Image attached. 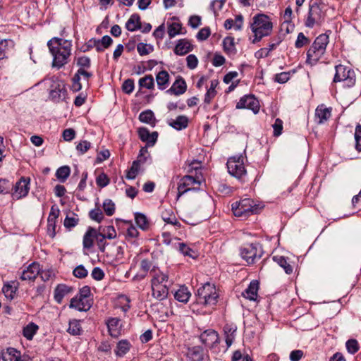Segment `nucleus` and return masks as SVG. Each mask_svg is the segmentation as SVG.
Returning a JSON list of instances; mask_svg holds the SVG:
<instances>
[{"label":"nucleus","mask_w":361,"mask_h":361,"mask_svg":"<svg viewBox=\"0 0 361 361\" xmlns=\"http://www.w3.org/2000/svg\"><path fill=\"white\" fill-rule=\"evenodd\" d=\"M49 51L53 56L52 66L58 69L68 61L71 53V42L59 37H53L47 42Z\"/></svg>","instance_id":"nucleus-1"},{"label":"nucleus","mask_w":361,"mask_h":361,"mask_svg":"<svg viewBox=\"0 0 361 361\" xmlns=\"http://www.w3.org/2000/svg\"><path fill=\"white\" fill-rule=\"evenodd\" d=\"M250 28L255 36L252 43H256L260 41L262 37L271 34L273 24L267 15L257 14L253 17Z\"/></svg>","instance_id":"nucleus-2"},{"label":"nucleus","mask_w":361,"mask_h":361,"mask_svg":"<svg viewBox=\"0 0 361 361\" xmlns=\"http://www.w3.org/2000/svg\"><path fill=\"white\" fill-rule=\"evenodd\" d=\"M329 43V36L326 34L319 35L307 50V63L315 65L326 51Z\"/></svg>","instance_id":"nucleus-3"},{"label":"nucleus","mask_w":361,"mask_h":361,"mask_svg":"<svg viewBox=\"0 0 361 361\" xmlns=\"http://www.w3.org/2000/svg\"><path fill=\"white\" fill-rule=\"evenodd\" d=\"M259 205L250 198H245L232 204V210L235 216L247 217L259 210Z\"/></svg>","instance_id":"nucleus-4"},{"label":"nucleus","mask_w":361,"mask_h":361,"mask_svg":"<svg viewBox=\"0 0 361 361\" xmlns=\"http://www.w3.org/2000/svg\"><path fill=\"white\" fill-rule=\"evenodd\" d=\"M219 295L214 285L206 283L198 288L197 293V302L204 305H214Z\"/></svg>","instance_id":"nucleus-5"},{"label":"nucleus","mask_w":361,"mask_h":361,"mask_svg":"<svg viewBox=\"0 0 361 361\" xmlns=\"http://www.w3.org/2000/svg\"><path fill=\"white\" fill-rule=\"evenodd\" d=\"M226 165L228 171L232 176L236 178L240 181H245V178L247 176V171L245 168L243 157L242 155L229 158Z\"/></svg>","instance_id":"nucleus-6"},{"label":"nucleus","mask_w":361,"mask_h":361,"mask_svg":"<svg viewBox=\"0 0 361 361\" xmlns=\"http://www.w3.org/2000/svg\"><path fill=\"white\" fill-rule=\"evenodd\" d=\"M336 73L334 82H345L348 87H352L355 82V74L353 70L341 64L335 67Z\"/></svg>","instance_id":"nucleus-7"},{"label":"nucleus","mask_w":361,"mask_h":361,"mask_svg":"<svg viewBox=\"0 0 361 361\" xmlns=\"http://www.w3.org/2000/svg\"><path fill=\"white\" fill-rule=\"evenodd\" d=\"M263 250L259 243H251L245 245L240 250V255L248 264L255 263L256 259L262 257Z\"/></svg>","instance_id":"nucleus-8"},{"label":"nucleus","mask_w":361,"mask_h":361,"mask_svg":"<svg viewBox=\"0 0 361 361\" xmlns=\"http://www.w3.org/2000/svg\"><path fill=\"white\" fill-rule=\"evenodd\" d=\"M200 185V182L192 176L185 175L183 176L178 185V198L188 191L195 190L192 188L195 185Z\"/></svg>","instance_id":"nucleus-9"},{"label":"nucleus","mask_w":361,"mask_h":361,"mask_svg":"<svg viewBox=\"0 0 361 361\" xmlns=\"http://www.w3.org/2000/svg\"><path fill=\"white\" fill-rule=\"evenodd\" d=\"M322 11L317 4L310 6L308 16L305 21V25L307 27H313L315 24H319L323 20Z\"/></svg>","instance_id":"nucleus-10"},{"label":"nucleus","mask_w":361,"mask_h":361,"mask_svg":"<svg viewBox=\"0 0 361 361\" xmlns=\"http://www.w3.org/2000/svg\"><path fill=\"white\" fill-rule=\"evenodd\" d=\"M236 108L247 109L252 110L254 114H257L259 110V103L253 95H245L237 103Z\"/></svg>","instance_id":"nucleus-11"},{"label":"nucleus","mask_w":361,"mask_h":361,"mask_svg":"<svg viewBox=\"0 0 361 361\" xmlns=\"http://www.w3.org/2000/svg\"><path fill=\"white\" fill-rule=\"evenodd\" d=\"M201 342L208 348H214L219 343V337L217 331L214 329H207L200 336Z\"/></svg>","instance_id":"nucleus-12"},{"label":"nucleus","mask_w":361,"mask_h":361,"mask_svg":"<svg viewBox=\"0 0 361 361\" xmlns=\"http://www.w3.org/2000/svg\"><path fill=\"white\" fill-rule=\"evenodd\" d=\"M30 178L22 177L15 185V191L12 194L13 199L19 200L27 196L30 190Z\"/></svg>","instance_id":"nucleus-13"},{"label":"nucleus","mask_w":361,"mask_h":361,"mask_svg":"<svg viewBox=\"0 0 361 361\" xmlns=\"http://www.w3.org/2000/svg\"><path fill=\"white\" fill-rule=\"evenodd\" d=\"M39 267V263L32 262L21 272L20 279L22 281H34L40 273Z\"/></svg>","instance_id":"nucleus-14"},{"label":"nucleus","mask_w":361,"mask_h":361,"mask_svg":"<svg viewBox=\"0 0 361 361\" xmlns=\"http://www.w3.org/2000/svg\"><path fill=\"white\" fill-rule=\"evenodd\" d=\"M140 139L147 142L148 147H152L157 142L158 138V133L154 131L152 133L145 127L140 128L137 130Z\"/></svg>","instance_id":"nucleus-15"},{"label":"nucleus","mask_w":361,"mask_h":361,"mask_svg":"<svg viewBox=\"0 0 361 361\" xmlns=\"http://www.w3.org/2000/svg\"><path fill=\"white\" fill-rule=\"evenodd\" d=\"M151 274L152 275L151 286H164V283L170 285L168 274L159 269L153 268L151 270Z\"/></svg>","instance_id":"nucleus-16"},{"label":"nucleus","mask_w":361,"mask_h":361,"mask_svg":"<svg viewBox=\"0 0 361 361\" xmlns=\"http://www.w3.org/2000/svg\"><path fill=\"white\" fill-rule=\"evenodd\" d=\"M66 92L65 85L63 82H56L52 85L50 97L53 100L59 102L65 99Z\"/></svg>","instance_id":"nucleus-17"},{"label":"nucleus","mask_w":361,"mask_h":361,"mask_svg":"<svg viewBox=\"0 0 361 361\" xmlns=\"http://www.w3.org/2000/svg\"><path fill=\"white\" fill-rule=\"evenodd\" d=\"M192 45L187 39H181L177 42L174 48V53L176 55L183 56L192 50Z\"/></svg>","instance_id":"nucleus-18"},{"label":"nucleus","mask_w":361,"mask_h":361,"mask_svg":"<svg viewBox=\"0 0 361 361\" xmlns=\"http://www.w3.org/2000/svg\"><path fill=\"white\" fill-rule=\"evenodd\" d=\"M187 89L185 81L180 78L173 82L172 86L166 91V93L174 95L183 94Z\"/></svg>","instance_id":"nucleus-19"},{"label":"nucleus","mask_w":361,"mask_h":361,"mask_svg":"<svg viewBox=\"0 0 361 361\" xmlns=\"http://www.w3.org/2000/svg\"><path fill=\"white\" fill-rule=\"evenodd\" d=\"M331 116V109L326 108L324 104L319 105L315 110V120L318 124L326 122Z\"/></svg>","instance_id":"nucleus-20"},{"label":"nucleus","mask_w":361,"mask_h":361,"mask_svg":"<svg viewBox=\"0 0 361 361\" xmlns=\"http://www.w3.org/2000/svg\"><path fill=\"white\" fill-rule=\"evenodd\" d=\"M97 231L92 227H89L85 232L83 239L82 245L85 249H90L94 245V240H96Z\"/></svg>","instance_id":"nucleus-21"},{"label":"nucleus","mask_w":361,"mask_h":361,"mask_svg":"<svg viewBox=\"0 0 361 361\" xmlns=\"http://www.w3.org/2000/svg\"><path fill=\"white\" fill-rule=\"evenodd\" d=\"M73 288L65 284L58 285L54 290V299L61 303L63 298L73 291Z\"/></svg>","instance_id":"nucleus-22"},{"label":"nucleus","mask_w":361,"mask_h":361,"mask_svg":"<svg viewBox=\"0 0 361 361\" xmlns=\"http://www.w3.org/2000/svg\"><path fill=\"white\" fill-rule=\"evenodd\" d=\"M152 295L158 300L166 299L169 294V284L164 283V286H151Z\"/></svg>","instance_id":"nucleus-23"},{"label":"nucleus","mask_w":361,"mask_h":361,"mask_svg":"<svg viewBox=\"0 0 361 361\" xmlns=\"http://www.w3.org/2000/svg\"><path fill=\"white\" fill-rule=\"evenodd\" d=\"M106 324L111 336L118 337L121 332V320L118 318H111L107 321Z\"/></svg>","instance_id":"nucleus-24"},{"label":"nucleus","mask_w":361,"mask_h":361,"mask_svg":"<svg viewBox=\"0 0 361 361\" xmlns=\"http://www.w3.org/2000/svg\"><path fill=\"white\" fill-rule=\"evenodd\" d=\"M258 288L259 283L257 281H252L249 286L242 293V295L245 298L255 301L257 296Z\"/></svg>","instance_id":"nucleus-25"},{"label":"nucleus","mask_w":361,"mask_h":361,"mask_svg":"<svg viewBox=\"0 0 361 361\" xmlns=\"http://www.w3.org/2000/svg\"><path fill=\"white\" fill-rule=\"evenodd\" d=\"M237 331V326L235 324H226L224 327V332L226 337V343L227 345V347L229 348L235 336V332Z\"/></svg>","instance_id":"nucleus-26"},{"label":"nucleus","mask_w":361,"mask_h":361,"mask_svg":"<svg viewBox=\"0 0 361 361\" xmlns=\"http://www.w3.org/2000/svg\"><path fill=\"white\" fill-rule=\"evenodd\" d=\"M169 125L177 130L185 129L188 126V118L186 116H178L175 120L168 122Z\"/></svg>","instance_id":"nucleus-27"},{"label":"nucleus","mask_w":361,"mask_h":361,"mask_svg":"<svg viewBox=\"0 0 361 361\" xmlns=\"http://www.w3.org/2000/svg\"><path fill=\"white\" fill-rule=\"evenodd\" d=\"M126 28L130 32L141 29L140 16L138 14H133L126 22Z\"/></svg>","instance_id":"nucleus-28"},{"label":"nucleus","mask_w":361,"mask_h":361,"mask_svg":"<svg viewBox=\"0 0 361 361\" xmlns=\"http://www.w3.org/2000/svg\"><path fill=\"white\" fill-rule=\"evenodd\" d=\"M187 356L191 361H202L203 349L200 346L190 348L188 350Z\"/></svg>","instance_id":"nucleus-29"},{"label":"nucleus","mask_w":361,"mask_h":361,"mask_svg":"<svg viewBox=\"0 0 361 361\" xmlns=\"http://www.w3.org/2000/svg\"><path fill=\"white\" fill-rule=\"evenodd\" d=\"M145 161V157H144L143 159H137V160L134 161L132 164L131 167L127 172L126 178L131 180L135 178L140 170V165L141 164H144Z\"/></svg>","instance_id":"nucleus-30"},{"label":"nucleus","mask_w":361,"mask_h":361,"mask_svg":"<svg viewBox=\"0 0 361 361\" xmlns=\"http://www.w3.org/2000/svg\"><path fill=\"white\" fill-rule=\"evenodd\" d=\"M20 353L13 348H8L1 353V358L4 361H18Z\"/></svg>","instance_id":"nucleus-31"},{"label":"nucleus","mask_w":361,"mask_h":361,"mask_svg":"<svg viewBox=\"0 0 361 361\" xmlns=\"http://www.w3.org/2000/svg\"><path fill=\"white\" fill-rule=\"evenodd\" d=\"M130 347L131 344L128 340H121L118 342L114 350L116 355L123 357L129 351Z\"/></svg>","instance_id":"nucleus-32"},{"label":"nucleus","mask_w":361,"mask_h":361,"mask_svg":"<svg viewBox=\"0 0 361 361\" xmlns=\"http://www.w3.org/2000/svg\"><path fill=\"white\" fill-rule=\"evenodd\" d=\"M18 288V282L11 281L7 284H5L2 288L3 293L7 298L11 300L13 299L16 292Z\"/></svg>","instance_id":"nucleus-33"},{"label":"nucleus","mask_w":361,"mask_h":361,"mask_svg":"<svg viewBox=\"0 0 361 361\" xmlns=\"http://www.w3.org/2000/svg\"><path fill=\"white\" fill-rule=\"evenodd\" d=\"M156 81L159 90H164L166 88L169 82V75L167 71H161L159 72L156 76Z\"/></svg>","instance_id":"nucleus-34"},{"label":"nucleus","mask_w":361,"mask_h":361,"mask_svg":"<svg viewBox=\"0 0 361 361\" xmlns=\"http://www.w3.org/2000/svg\"><path fill=\"white\" fill-rule=\"evenodd\" d=\"M139 120L142 123H147L152 127H154L156 125V119L153 111L151 110H146L140 113Z\"/></svg>","instance_id":"nucleus-35"},{"label":"nucleus","mask_w":361,"mask_h":361,"mask_svg":"<svg viewBox=\"0 0 361 361\" xmlns=\"http://www.w3.org/2000/svg\"><path fill=\"white\" fill-rule=\"evenodd\" d=\"M190 295L191 294L188 288L184 286H180L174 293L175 299L181 302H187Z\"/></svg>","instance_id":"nucleus-36"},{"label":"nucleus","mask_w":361,"mask_h":361,"mask_svg":"<svg viewBox=\"0 0 361 361\" xmlns=\"http://www.w3.org/2000/svg\"><path fill=\"white\" fill-rule=\"evenodd\" d=\"M85 299L80 297L73 298L71 300L70 307L75 308L79 311H86L89 310L90 306L85 303Z\"/></svg>","instance_id":"nucleus-37"},{"label":"nucleus","mask_w":361,"mask_h":361,"mask_svg":"<svg viewBox=\"0 0 361 361\" xmlns=\"http://www.w3.org/2000/svg\"><path fill=\"white\" fill-rule=\"evenodd\" d=\"M273 260L282 267L287 274H290L293 272V266L287 262L283 256H274Z\"/></svg>","instance_id":"nucleus-38"},{"label":"nucleus","mask_w":361,"mask_h":361,"mask_svg":"<svg viewBox=\"0 0 361 361\" xmlns=\"http://www.w3.org/2000/svg\"><path fill=\"white\" fill-rule=\"evenodd\" d=\"M162 219L167 224H172L176 226H180V223L178 221L173 212L171 210H166L161 214Z\"/></svg>","instance_id":"nucleus-39"},{"label":"nucleus","mask_w":361,"mask_h":361,"mask_svg":"<svg viewBox=\"0 0 361 361\" xmlns=\"http://www.w3.org/2000/svg\"><path fill=\"white\" fill-rule=\"evenodd\" d=\"M224 51L228 54H235L236 49L235 47L234 38L232 37H226L223 41Z\"/></svg>","instance_id":"nucleus-40"},{"label":"nucleus","mask_w":361,"mask_h":361,"mask_svg":"<svg viewBox=\"0 0 361 361\" xmlns=\"http://www.w3.org/2000/svg\"><path fill=\"white\" fill-rule=\"evenodd\" d=\"M218 85V81L216 80H213L211 81L210 87L208 89L205 97H204V102L207 104H209L212 99L215 97L216 92L215 90L216 87Z\"/></svg>","instance_id":"nucleus-41"},{"label":"nucleus","mask_w":361,"mask_h":361,"mask_svg":"<svg viewBox=\"0 0 361 361\" xmlns=\"http://www.w3.org/2000/svg\"><path fill=\"white\" fill-rule=\"evenodd\" d=\"M37 329L36 324L30 323L23 329V334L27 340H32Z\"/></svg>","instance_id":"nucleus-42"},{"label":"nucleus","mask_w":361,"mask_h":361,"mask_svg":"<svg viewBox=\"0 0 361 361\" xmlns=\"http://www.w3.org/2000/svg\"><path fill=\"white\" fill-rule=\"evenodd\" d=\"M70 173V167L68 166H63L57 169L56 176L61 182L63 183L69 176Z\"/></svg>","instance_id":"nucleus-43"},{"label":"nucleus","mask_w":361,"mask_h":361,"mask_svg":"<svg viewBox=\"0 0 361 361\" xmlns=\"http://www.w3.org/2000/svg\"><path fill=\"white\" fill-rule=\"evenodd\" d=\"M135 219L137 225L142 230H147L149 227V222L145 215L142 213H136Z\"/></svg>","instance_id":"nucleus-44"},{"label":"nucleus","mask_w":361,"mask_h":361,"mask_svg":"<svg viewBox=\"0 0 361 361\" xmlns=\"http://www.w3.org/2000/svg\"><path fill=\"white\" fill-rule=\"evenodd\" d=\"M139 85L141 87H145L151 90L154 87V80L152 75H147L139 80Z\"/></svg>","instance_id":"nucleus-45"},{"label":"nucleus","mask_w":361,"mask_h":361,"mask_svg":"<svg viewBox=\"0 0 361 361\" xmlns=\"http://www.w3.org/2000/svg\"><path fill=\"white\" fill-rule=\"evenodd\" d=\"M82 331L81 326L80 324V322L76 319H73L69 322V326L68 329V332L70 334L76 336L80 335Z\"/></svg>","instance_id":"nucleus-46"},{"label":"nucleus","mask_w":361,"mask_h":361,"mask_svg":"<svg viewBox=\"0 0 361 361\" xmlns=\"http://www.w3.org/2000/svg\"><path fill=\"white\" fill-rule=\"evenodd\" d=\"M182 26L179 23H172L168 25V34L170 38L181 33Z\"/></svg>","instance_id":"nucleus-47"},{"label":"nucleus","mask_w":361,"mask_h":361,"mask_svg":"<svg viewBox=\"0 0 361 361\" xmlns=\"http://www.w3.org/2000/svg\"><path fill=\"white\" fill-rule=\"evenodd\" d=\"M103 209L107 216H112L115 212V204L111 200L106 199L103 202Z\"/></svg>","instance_id":"nucleus-48"},{"label":"nucleus","mask_w":361,"mask_h":361,"mask_svg":"<svg viewBox=\"0 0 361 361\" xmlns=\"http://www.w3.org/2000/svg\"><path fill=\"white\" fill-rule=\"evenodd\" d=\"M137 50L140 56H145L149 54L153 51V47L141 42L137 44Z\"/></svg>","instance_id":"nucleus-49"},{"label":"nucleus","mask_w":361,"mask_h":361,"mask_svg":"<svg viewBox=\"0 0 361 361\" xmlns=\"http://www.w3.org/2000/svg\"><path fill=\"white\" fill-rule=\"evenodd\" d=\"M178 250L185 256H189L192 258L195 257V252L183 243L178 244Z\"/></svg>","instance_id":"nucleus-50"},{"label":"nucleus","mask_w":361,"mask_h":361,"mask_svg":"<svg viewBox=\"0 0 361 361\" xmlns=\"http://www.w3.org/2000/svg\"><path fill=\"white\" fill-rule=\"evenodd\" d=\"M56 220L57 219L54 218H48L47 219V233L51 238L56 235Z\"/></svg>","instance_id":"nucleus-51"},{"label":"nucleus","mask_w":361,"mask_h":361,"mask_svg":"<svg viewBox=\"0 0 361 361\" xmlns=\"http://www.w3.org/2000/svg\"><path fill=\"white\" fill-rule=\"evenodd\" d=\"M89 216L91 219L98 223H100L104 219L103 213L99 208H95L91 210L89 213Z\"/></svg>","instance_id":"nucleus-52"},{"label":"nucleus","mask_w":361,"mask_h":361,"mask_svg":"<svg viewBox=\"0 0 361 361\" xmlns=\"http://www.w3.org/2000/svg\"><path fill=\"white\" fill-rule=\"evenodd\" d=\"M355 148L357 151L361 152V125L358 124L355 130Z\"/></svg>","instance_id":"nucleus-53"},{"label":"nucleus","mask_w":361,"mask_h":361,"mask_svg":"<svg viewBox=\"0 0 361 361\" xmlns=\"http://www.w3.org/2000/svg\"><path fill=\"white\" fill-rule=\"evenodd\" d=\"M346 348L350 354H355L359 350V344L357 340L350 339L346 342Z\"/></svg>","instance_id":"nucleus-54"},{"label":"nucleus","mask_w":361,"mask_h":361,"mask_svg":"<svg viewBox=\"0 0 361 361\" xmlns=\"http://www.w3.org/2000/svg\"><path fill=\"white\" fill-rule=\"evenodd\" d=\"M310 42V39L305 37L302 32H300L295 41V46L296 48H301L305 45L308 44Z\"/></svg>","instance_id":"nucleus-55"},{"label":"nucleus","mask_w":361,"mask_h":361,"mask_svg":"<svg viewBox=\"0 0 361 361\" xmlns=\"http://www.w3.org/2000/svg\"><path fill=\"white\" fill-rule=\"evenodd\" d=\"M134 87V80L133 79L126 80L122 85L123 91L128 94L133 92Z\"/></svg>","instance_id":"nucleus-56"},{"label":"nucleus","mask_w":361,"mask_h":361,"mask_svg":"<svg viewBox=\"0 0 361 361\" xmlns=\"http://www.w3.org/2000/svg\"><path fill=\"white\" fill-rule=\"evenodd\" d=\"M91 143L87 140L80 141L76 145V150L80 154H83L87 152V150L90 148Z\"/></svg>","instance_id":"nucleus-57"},{"label":"nucleus","mask_w":361,"mask_h":361,"mask_svg":"<svg viewBox=\"0 0 361 361\" xmlns=\"http://www.w3.org/2000/svg\"><path fill=\"white\" fill-rule=\"evenodd\" d=\"M73 275L79 279H83L87 276V270L82 265H79L73 269Z\"/></svg>","instance_id":"nucleus-58"},{"label":"nucleus","mask_w":361,"mask_h":361,"mask_svg":"<svg viewBox=\"0 0 361 361\" xmlns=\"http://www.w3.org/2000/svg\"><path fill=\"white\" fill-rule=\"evenodd\" d=\"M96 183L98 186L104 188L109 183V178L104 173H100L96 178Z\"/></svg>","instance_id":"nucleus-59"},{"label":"nucleus","mask_w":361,"mask_h":361,"mask_svg":"<svg viewBox=\"0 0 361 361\" xmlns=\"http://www.w3.org/2000/svg\"><path fill=\"white\" fill-rule=\"evenodd\" d=\"M96 240L99 250L104 252L105 250L106 245V234L97 233L96 236Z\"/></svg>","instance_id":"nucleus-60"},{"label":"nucleus","mask_w":361,"mask_h":361,"mask_svg":"<svg viewBox=\"0 0 361 361\" xmlns=\"http://www.w3.org/2000/svg\"><path fill=\"white\" fill-rule=\"evenodd\" d=\"M211 31L209 27L202 28L197 34V39L200 41L206 40L210 35Z\"/></svg>","instance_id":"nucleus-61"},{"label":"nucleus","mask_w":361,"mask_h":361,"mask_svg":"<svg viewBox=\"0 0 361 361\" xmlns=\"http://www.w3.org/2000/svg\"><path fill=\"white\" fill-rule=\"evenodd\" d=\"M77 65L80 68H88L90 66V59L87 56L79 57L77 60Z\"/></svg>","instance_id":"nucleus-62"},{"label":"nucleus","mask_w":361,"mask_h":361,"mask_svg":"<svg viewBox=\"0 0 361 361\" xmlns=\"http://www.w3.org/2000/svg\"><path fill=\"white\" fill-rule=\"evenodd\" d=\"M272 126L274 128V135L275 136H279L283 130V121L280 118H276Z\"/></svg>","instance_id":"nucleus-63"},{"label":"nucleus","mask_w":361,"mask_h":361,"mask_svg":"<svg viewBox=\"0 0 361 361\" xmlns=\"http://www.w3.org/2000/svg\"><path fill=\"white\" fill-rule=\"evenodd\" d=\"M187 66L190 69H194L198 64V60L194 54H190L186 58Z\"/></svg>","instance_id":"nucleus-64"}]
</instances>
